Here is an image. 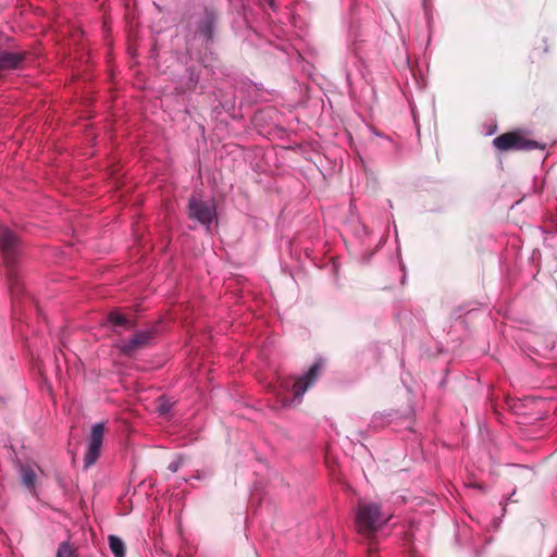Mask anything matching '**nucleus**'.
<instances>
[{
  "label": "nucleus",
  "instance_id": "1",
  "mask_svg": "<svg viewBox=\"0 0 557 557\" xmlns=\"http://www.w3.org/2000/svg\"><path fill=\"white\" fill-rule=\"evenodd\" d=\"M493 145L499 151H530L535 149L544 150L546 147L544 144L528 138V133L521 128L507 132L495 137L493 139Z\"/></svg>",
  "mask_w": 557,
  "mask_h": 557
},
{
  "label": "nucleus",
  "instance_id": "2",
  "mask_svg": "<svg viewBox=\"0 0 557 557\" xmlns=\"http://www.w3.org/2000/svg\"><path fill=\"white\" fill-rule=\"evenodd\" d=\"M381 513L380 506L376 504H359L356 524L360 534L370 536L375 533L386 521Z\"/></svg>",
  "mask_w": 557,
  "mask_h": 557
},
{
  "label": "nucleus",
  "instance_id": "3",
  "mask_svg": "<svg viewBox=\"0 0 557 557\" xmlns=\"http://www.w3.org/2000/svg\"><path fill=\"white\" fill-rule=\"evenodd\" d=\"M23 250L20 237L7 226L0 225V252L7 269L16 268Z\"/></svg>",
  "mask_w": 557,
  "mask_h": 557
},
{
  "label": "nucleus",
  "instance_id": "4",
  "mask_svg": "<svg viewBox=\"0 0 557 557\" xmlns=\"http://www.w3.org/2000/svg\"><path fill=\"white\" fill-rule=\"evenodd\" d=\"M321 374V364L314 363L310 367L308 372L298 377L295 382L290 380L284 379L280 383V387L284 391L292 389L294 393V397L300 399L301 396L307 392V389L317 381V379Z\"/></svg>",
  "mask_w": 557,
  "mask_h": 557
},
{
  "label": "nucleus",
  "instance_id": "5",
  "mask_svg": "<svg viewBox=\"0 0 557 557\" xmlns=\"http://www.w3.org/2000/svg\"><path fill=\"white\" fill-rule=\"evenodd\" d=\"M154 334V330L136 332L131 338L117 343L116 348L122 355L133 357L137 351L150 346Z\"/></svg>",
  "mask_w": 557,
  "mask_h": 557
},
{
  "label": "nucleus",
  "instance_id": "6",
  "mask_svg": "<svg viewBox=\"0 0 557 557\" xmlns=\"http://www.w3.org/2000/svg\"><path fill=\"white\" fill-rule=\"evenodd\" d=\"M215 216V208L213 205L190 197L188 201V218L198 221L201 225L209 227Z\"/></svg>",
  "mask_w": 557,
  "mask_h": 557
},
{
  "label": "nucleus",
  "instance_id": "7",
  "mask_svg": "<svg viewBox=\"0 0 557 557\" xmlns=\"http://www.w3.org/2000/svg\"><path fill=\"white\" fill-rule=\"evenodd\" d=\"M104 435V423H96L91 426L88 447L84 456L85 468L92 466L100 456Z\"/></svg>",
  "mask_w": 557,
  "mask_h": 557
},
{
  "label": "nucleus",
  "instance_id": "8",
  "mask_svg": "<svg viewBox=\"0 0 557 557\" xmlns=\"http://www.w3.org/2000/svg\"><path fill=\"white\" fill-rule=\"evenodd\" d=\"M25 51H0V81L11 71L23 70L28 57Z\"/></svg>",
  "mask_w": 557,
  "mask_h": 557
},
{
  "label": "nucleus",
  "instance_id": "9",
  "mask_svg": "<svg viewBox=\"0 0 557 557\" xmlns=\"http://www.w3.org/2000/svg\"><path fill=\"white\" fill-rule=\"evenodd\" d=\"M108 321L115 326H123L126 330H133L137 325L135 319H129L119 310H113L108 314Z\"/></svg>",
  "mask_w": 557,
  "mask_h": 557
},
{
  "label": "nucleus",
  "instance_id": "10",
  "mask_svg": "<svg viewBox=\"0 0 557 557\" xmlns=\"http://www.w3.org/2000/svg\"><path fill=\"white\" fill-rule=\"evenodd\" d=\"M9 289L13 298H17L22 293V283L16 272V268L7 269Z\"/></svg>",
  "mask_w": 557,
  "mask_h": 557
},
{
  "label": "nucleus",
  "instance_id": "11",
  "mask_svg": "<svg viewBox=\"0 0 557 557\" xmlns=\"http://www.w3.org/2000/svg\"><path fill=\"white\" fill-rule=\"evenodd\" d=\"M214 23H215V15L212 12H206V16L201 21L198 30L208 40H211L213 37Z\"/></svg>",
  "mask_w": 557,
  "mask_h": 557
},
{
  "label": "nucleus",
  "instance_id": "12",
  "mask_svg": "<svg viewBox=\"0 0 557 557\" xmlns=\"http://www.w3.org/2000/svg\"><path fill=\"white\" fill-rule=\"evenodd\" d=\"M21 479L23 485L28 490H34L36 481V472L32 466L23 465L20 468Z\"/></svg>",
  "mask_w": 557,
  "mask_h": 557
},
{
  "label": "nucleus",
  "instance_id": "13",
  "mask_svg": "<svg viewBox=\"0 0 557 557\" xmlns=\"http://www.w3.org/2000/svg\"><path fill=\"white\" fill-rule=\"evenodd\" d=\"M109 546L114 557H125L124 542L116 535H109Z\"/></svg>",
  "mask_w": 557,
  "mask_h": 557
},
{
  "label": "nucleus",
  "instance_id": "14",
  "mask_svg": "<svg viewBox=\"0 0 557 557\" xmlns=\"http://www.w3.org/2000/svg\"><path fill=\"white\" fill-rule=\"evenodd\" d=\"M57 557H76L75 549L67 542H62L58 547Z\"/></svg>",
  "mask_w": 557,
  "mask_h": 557
},
{
  "label": "nucleus",
  "instance_id": "15",
  "mask_svg": "<svg viewBox=\"0 0 557 557\" xmlns=\"http://www.w3.org/2000/svg\"><path fill=\"white\" fill-rule=\"evenodd\" d=\"M181 466H182V460L177 459V460L170 462L168 466V469L174 473L180 469Z\"/></svg>",
  "mask_w": 557,
  "mask_h": 557
},
{
  "label": "nucleus",
  "instance_id": "16",
  "mask_svg": "<svg viewBox=\"0 0 557 557\" xmlns=\"http://www.w3.org/2000/svg\"><path fill=\"white\" fill-rule=\"evenodd\" d=\"M171 409V405L168 404L166 401H161V404L159 405V411L161 413H166L169 412Z\"/></svg>",
  "mask_w": 557,
  "mask_h": 557
}]
</instances>
